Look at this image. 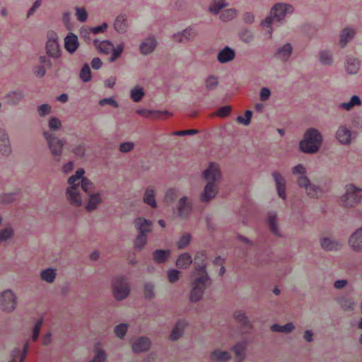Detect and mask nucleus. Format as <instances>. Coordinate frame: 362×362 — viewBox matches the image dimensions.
Segmentation results:
<instances>
[{
  "instance_id": "6",
  "label": "nucleus",
  "mask_w": 362,
  "mask_h": 362,
  "mask_svg": "<svg viewBox=\"0 0 362 362\" xmlns=\"http://www.w3.org/2000/svg\"><path fill=\"white\" fill-rule=\"evenodd\" d=\"M127 21V15L126 13H121L118 15L114 23H126Z\"/></svg>"
},
{
  "instance_id": "9",
  "label": "nucleus",
  "mask_w": 362,
  "mask_h": 362,
  "mask_svg": "<svg viewBox=\"0 0 362 362\" xmlns=\"http://www.w3.org/2000/svg\"><path fill=\"white\" fill-rule=\"evenodd\" d=\"M0 13L3 16H7L8 15V11L6 8H2Z\"/></svg>"
},
{
  "instance_id": "7",
  "label": "nucleus",
  "mask_w": 362,
  "mask_h": 362,
  "mask_svg": "<svg viewBox=\"0 0 362 362\" xmlns=\"http://www.w3.org/2000/svg\"><path fill=\"white\" fill-rule=\"evenodd\" d=\"M243 18L245 23H253L254 21V16L250 12L245 13Z\"/></svg>"
},
{
  "instance_id": "5",
  "label": "nucleus",
  "mask_w": 362,
  "mask_h": 362,
  "mask_svg": "<svg viewBox=\"0 0 362 362\" xmlns=\"http://www.w3.org/2000/svg\"><path fill=\"white\" fill-rule=\"evenodd\" d=\"M42 4V1L41 0H36L33 6H31V8L29 9V11H28V16H30L34 14V13L36 11V10L41 6Z\"/></svg>"
},
{
  "instance_id": "3",
  "label": "nucleus",
  "mask_w": 362,
  "mask_h": 362,
  "mask_svg": "<svg viewBox=\"0 0 362 362\" xmlns=\"http://www.w3.org/2000/svg\"><path fill=\"white\" fill-rule=\"evenodd\" d=\"M237 16V11L234 8H228L222 11L220 18L223 21L233 20Z\"/></svg>"
},
{
  "instance_id": "1",
  "label": "nucleus",
  "mask_w": 362,
  "mask_h": 362,
  "mask_svg": "<svg viewBox=\"0 0 362 362\" xmlns=\"http://www.w3.org/2000/svg\"><path fill=\"white\" fill-rule=\"evenodd\" d=\"M293 11V7L285 3H276L271 8L270 15L267 16L261 23H273L274 21L278 22L282 21L286 14L291 13Z\"/></svg>"
},
{
  "instance_id": "8",
  "label": "nucleus",
  "mask_w": 362,
  "mask_h": 362,
  "mask_svg": "<svg viewBox=\"0 0 362 362\" xmlns=\"http://www.w3.org/2000/svg\"><path fill=\"white\" fill-rule=\"evenodd\" d=\"M63 23H69L71 21V13L65 12L62 16Z\"/></svg>"
},
{
  "instance_id": "2",
  "label": "nucleus",
  "mask_w": 362,
  "mask_h": 362,
  "mask_svg": "<svg viewBox=\"0 0 362 362\" xmlns=\"http://www.w3.org/2000/svg\"><path fill=\"white\" fill-rule=\"evenodd\" d=\"M227 5L228 4L226 2V0H214L209 7V11L214 14H217L221 9L226 7Z\"/></svg>"
},
{
  "instance_id": "4",
  "label": "nucleus",
  "mask_w": 362,
  "mask_h": 362,
  "mask_svg": "<svg viewBox=\"0 0 362 362\" xmlns=\"http://www.w3.org/2000/svg\"><path fill=\"white\" fill-rule=\"evenodd\" d=\"M76 16L77 19L80 22H84L86 21L88 17L87 11L84 8H76Z\"/></svg>"
}]
</instances>
